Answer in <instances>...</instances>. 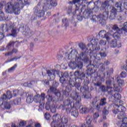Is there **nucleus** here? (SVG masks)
<instances>
[{
  "instance_id": "59",
  "label": "nucleus",
  "mask_w": 127,
  "mask_h": 127,
  "mask_svg": "<svg viewBox=\"0 0 127 127\" xmlns=\"http://www.w3.org/2000/svg\"><path fill=\"white\" fill-rule=\"evenodd\" d=\"M121 78H126L127 77V72L125 71H122L120 74Z\"/></svg>"
},
{
  "instance_id": "31",
  "label": "nucleus",
  "mask_w": 127,
  "mask_h": 127,
  "mask_svg": "<svg viewBox=\"0 0 127 127\" xmlns=\"http://www.w3.org/2000/svg\"><path fill=\"white\" fill-rule=\"evenodd\" d=\"M12 30L11 33L10 34L11 36H13L14 37H16L17 36V29H16V27H14L12 25Z\"/></svg>"
},
{
  "instance_id": "4",
  "label": "nucleus",
  "mask_w": 127,
  "mask_h": 127,
  "mask_svg": "<svg viewBox=\"0 0 127 127\" xmlns=\"http://www.w3.org/2000/svg\"><path fill=\"white\" fill-rule=\"evenodd\" d=\"M82 61H83L85 64L90 63V60L88 58L86 52H82L79 55V57H77L75 59V63L74 62H70L68 64V66L70 68H72V69H76L77 67L78 69H82L83 67V63Z\"/></svg>"
},
{
  "instance_id": "7",
  "label": "nucleus",
  "mask_w": 127,
  "mask_h": 127,
  "mask_svg": "<svg viewBox=\"0 0 127 127\" xmlns=\"http://www.w3.org/2000/svg\"><path fill=\"white\" fill-rule=\"evenodd\" d=\"M114 109L112 110L113 114L118 115L117 118L119 120H123V118L125 116V111H126V107L120 105L115 104L114 106Z\"/></svg>"
},
{
  "instance_id": "50",
  "label": "nucleus",
  "mask_w": 127,
  "mask_h": 127,
  "mask_svg": "<svg viewBox=\"0 0 127 127\" xmlns=\"http://www.w3.org/2000/svg\"><path fill=\"white\" fill-rule=\"evenodd\" d=\"M100 87V89L101 91V92H102V93H106L107 92H108V88L106 87V86H105L104 85H101Z\"/></svg>"
},
{
  "instance_id": "38",
  "label": "nucleus",
  "mask_w": 127,
  "mask_h": 127,
  "mask_svg": "<svg viewBox=\"0 0 127 127\" xmlns=\"http://www.w3.org/2000/svg\"><path fill=\"white\" fill-rule=\"evenodd\" d=\"M87 7L89 8V9H88V10L92 11V10L95 8V3L90 2L87 5Z\"/></svg>"
},
{
  "instance_id": "42",
  "label": "nucleus",
  "mask_w": 127,
  "mask_h": 127,
  "mask_svg": "<svg viewBox=\"0 0 127 127\" xmlns=\"http://www.w3.org/2000/svg\"><path fill=\"white\" fill-rule=\"evenodd\" d=\"M71 116L74 117V118H78L79 116V112L77 110L72 111L71 113Z\"/></svg>"
},
{
  "instance_id": "12",
  "label": "nucleus",
  "mask_w": 127,
  "mask_h": 127,
  "mask_svg": "<svg viewBox=\"0 0 127 127\" xmlns=\"http://www.w3.org/2000/svg\"><path fill=\"white\" fill-rule=\"evenodd\" d=\"M68 107H75L74 103L72 102L69 99L64 101L63 104H61L59 106V109H60V110H65V109L68 108Z\"/></svg>"
},
{
  "instance_id": "54",
  "label": "nucleus",
  "mask_w": 127,
  "mask_h": 127,
  "mask_svg": "<svg viewBox=\"0 0 127 127\" xmlns=\"http://www.w3.org/2000/svg\"><path fill=\"white\" fill-rule=\"evenodd\" d=\"M46 98L47 99V101L49 103L50 102H52V100H53V98H52V96L50 95H48L46 96Z\"/></svg>"
},
{
  "instance_id": "10",
  "label": "nucleus",
  "mask_w": 127,
  "mask_h": 127,
  "mask_svg": "<svg viewBox=\"0 0 127 127\" xmlns=\"http://www.w3.org/2000/svg\"><path fill=\"white\" fill-rule=\"evenodd\" d=\"M45 100V93H41V95L37 94L34 96V101L36 103H40L39 108H44V103L43 101Z\"/></svg>"
},
{
  "instance_id": "2",
  "label": "nucleus",
  "mask_w": 127,
  "mask_h": 127,
  "mask_svg": "<svg viewBox=\"0 0 127 127\" xmlns=\"http://www.w3.org/2000/svg\"><path fill=\"white\" fill-rule=\"evenodd\" d=\"M107 29H109V31L107 33L104 30L99 32V35L100 37H101V38H106L109 43H110V40H111L110 36H111L115 39L120 37L121 31L117 24L107 26Z\"/></svg>"
},
{
  "instance_id": "17",
  "label": "nucleus",
  "mask_w": 127,
  "mask_h": 127,
  "mask_svg": "<svg viewBox=\"0 0 127 127\" xmlns=\"http://www.w3.org/2000/svg\"><path fill=\"white\" fill-rule=\"evenodd\" d=\"M107 104V98L105 97L101 98L100 100L99 104H97L96 106V110H97V111H100L101 107H104V106H106Z\"/></svg>"
},
{
  "instance_id": "9",
  "label": "nucleus",
  "mask_w": 127,
  "mask_h": 127,
  "mask_svg": "<svg viewBox=\"0 0 127 127\" xmlns=\"http://www.w3.org/2000/svg\"><path fill=\"white\" fill-rule=\"evenodd\" d=\"M59 77L60 82L61 84H62V87L64 88V87H65V85H66L67 83V80H68V78H69V73L67 71H65L64 73L60 72Z\"/></svg>"
},
{
  "instance_id": "3",
  "label": "nucleus",
  "mask_w": 127,
  "mask_h": 127,
  "mask_svg": "<svg viewBox=\"0 0 127 127\" xmlns=\"http://www.w3.org/2000/svg\"><path fill=\"white\" fill-rule=\"evenodd\" d=\"M109 7V2L108 1H105L101 4L100 7V10L101 11H104L102 14H99L98 15H93L91 18V20L93 22H96L99 21V22L101 24V25H106L107 24V22L106 20L108 19L109 16V12L107 11Z\"/></svg>"
},
{
  "instance_id": "24",
  "label": "nucleus",
  "mask_w": 127,
  "mask_h": 127,
  "mask_svg": "<svg viewBox=\"0 0 127 127\" xmlns=\"http://www.w3.org/2000/svg\"><path fill=\"white\" fill-rule=\"evenodd\" d=\"M77 54L78 52H77V51L75 50H72L68 55L69 59H71H71H75V58L76 59L77 58L80 57V55L79 56H77Z\"/></svg>"
},
{
  "instance_id": "27",
  "label": "nucleus",
  "mask_w": 127,
  "mask_h": 127,
  "mask_svg": "<svg viewBox=\"0 0 127 127\" xmlns=\"http://www.w3.org/2000/svg\"><path fill=\"white\" fill-rule=\"evenodd\" d=\"M41 2H39L37 5L35 6V7L33 8V12L35 14H36L37 13H38L39 10H41Z\"/></svg>"
},
{
  "instance_id": "35",
  "label": "nucleus",
  "mask_w": 127,
  "mask_h": 127,
  "mask_svg": "<svg viewBox=\"0 0 127 127\" xmlns=\"http://www.w3.org/2000/svg\"><path fill=\"white\" fill-rule=\"evenodd\" d=\"M34 101V98H33V95L30 94L28 95V96L27 97L26 99V102L28 104H30L31 103H32Z\"/></svg>"
},
{
  "instance_id": "16",
  "label": "nucleus",
  "mask_w": 127,
  "mask_h": 127,
  "mask_svg": "<svg viewBox=\"0 0 127 127\" xmlns=\"http://www.w3.org/2000/svg\"><path fill=\"white\" fill-rule=\"evenodd\" d=\"M118 13H119V11H118V10L117 8H116L115 7H112L111 8V10H110V15L109 16V18L113 20V19H115L116 18V16L118 15Z\"/></svg>"
},
{
  "instance_id": "52",
  "label": "nucleus",
  "mask_w": 127,
  "mask_h": 127,
  "mask_svg": "<svg viewBox=\"0 0 127 127\" xmlns=\"http://www.w3.org/2000/svg\"><path fill=\"white\" fill-rule=\"evenodd\" d=\"M90 57H91V58L93 57V58H94V60H95L96 61H97V60H98V61L101 60V58L100 57H99L96 54H95V55H90Z\"/></svg>"
},
{
  "instance_id": "61",
  "label": "nucleus",
  "mask_w": 127,
  "mask_h": 127,
  "mask_svg": "<svg viewBox=\"0 0 127 127\" xmlns=\"http://www.w3.org/2000/svg\"><path fill=\"white\" fill-rule=\"evenodd\" d=\"M13 94L14 97H16V96H17V95H19V90H13Z\"/></svg>"
},
{
  "instance_id": "43",
  "label": "nucleus",
  "mask_w": 127,
  "mask_h": 127,
  "mask_svg": "<svg viewBox=\"0 0 127 127\" xmlns=\"http://www.w3.org/2000/svg\"><path fill=\"white\" fill-rule=\"evenodd\" d=\"M21 103V99L20 98H17L14 100L12 103V105H19Z\"/></svg>"
},
{
  "instance_id": "57",
  "label": "nucleus",
  "mask_w": 127,
  "mask_h": 127,
  "mask_svg": "<svg viewBox=\"0 0 127 127\" xmlns=\"http://www.w3.org/2000/svg\"><path fill=\"white\" fill-rule=\"evenodd\" d=\"M50 118H51V116L50 115V114L48 113H46L45 114V119L48 121L50 120Z\"/></svg>"
},
{
  "instance_id": "44",
  "label": "nucleus",
  "mask_w": 127,
  "mask_h": 127,
  "mask_svg": "<svg viewBox=\"0 0 127 127\" xmlns=\"http://www.w3.org/2000/svg\"><path fill=\"white\" fill-rule=\"evenodd\" d=\"M106 88L109 89V88H113L112 86V80L111 79L107 80L106 81Z\"/></svg>"
},
{
  "instance_id": "30",
  "label": "nucleus",
  "mask_w": 127,
  "mask_h": 127,
  "mask_svg": "<svg viewBox=\"0 0 127 127\" xmlns=\"http://www.w3.org/2000/svg\"><path fill=\"white\" fill-rule=\"evenodd\" d=\"M109 110L107 109V107H105L103 110V114H102V118L103 120H106L107 119V116L109 115Z\"/></svg>"
},
{
  "instance_id": "19",
  "label": "nucleus",
  "mask_w": 127,
  "mask_h": 127,
  "mask_svg": "<svg viewBox=\"0 0 127 127\" xmlns=\"http://www.w3.org/2000/svg\"><path fill=\"white\" fill-rule=\"evenodd\" d=\"M0 28L1 29L2 32L4 33L5 32H8L9 31L11 28H12V25L9 24H2L0 25Z\"/></svg>"
},
{
  "instance_id": "6",
  "label": "nucleus",
  "mask_w": 127,
  "mask_h": 127,
  "mask_svg": "<svg viewBox=\"0 0 127 127\" xmlns=\"http://www.w3.org/2000/svg\"><path fill=\"white\" fill-rule=\"evenodd\" d=\"M12 98V94L10 91L8 90L6 94H3L0 97V107L2 109H6V110H9L11 108V105L7 103V100H10Z\"/></svg>"
},
{
  "instance_id": "29",
  "label": "nucleus",
  "mask_w": 127,
  "mask_h": 127,
  "mask_svg": "<svg viewBox=\"0 0 127 127\" xmlns=\"http://www.w3.org/2000/svg\"><path fill=\"white\" fill-rule=\"evenodd\" d=\"M94 67L95 65L92 64H89L86 66L88 74H90V75L93 74V69H94Z\"/></svg>"
},
{
  "instance_id": "45",
  "label": "nucleus",
  "mask_w": 127,
  "mask_h": 127,
  "mask_svg": "<svg viewBox=\"0 0 127 127\" xmlns=\"http://www.w3.org/2000/svg\"><path fill=\"white\" fill-rule=\"evenodd\" d=\"M92 121H93V118L91 116H88L86 118V124L87 126H89L91 125V123H92Z\"/></svg>"
},
{
  "instance_id": "48",
  "label": "nucleus",
  "mask_w": 127,
  "mask_h": 127,
  "mask_svg": "<svg viewBox=\"0 0 127 127\" xmlns=\"http://www.w3.org/2000/svg\"><path fill=\"white\" fill-rule=\"evenodd\" d=\"M79 47L81 49V50H87L88 48H86V45L83 43H80L78 45Z\"/></svg>"
},
{
  "instance_id": "23",
  "label": "nucleus",
  "mask_w": 127,
  "mask_h": 127,
  "mask_svg": "<svg viewBox=\"0 0 127 127\" xmlns=\"http://www.w3.org/2000/svg\"><path fill=\"white\" fill-rule=\"evenodd\" d=\"M72 91V86H70L69 84L65 87V89L63 90V94L64 96L65 97L69 96V93Z\"/></svg>"
},
{
  "instance_id": "34",
  "label": "nucleus",
  "mask_w": 127,
  "mask_h": 127,
  "mask_svg": "<svg viewBox=\"0 0 127 127\" xmlns=\"http://www.w3.org/2000/svg\"><path fill=\"white\" fill-rule=\"evenodd\" d=\"M42 9H41V10H39V11L37 13H36L37 15H38L39 17H43L45 14L44 11H46V10H45L44 9H43V5L42 7Z\"/></svg>"
},
{
  "instance_id": "40",
  "label": "nucleus",
  "mask_w": 127,
  "mask_h": 127,
  "mask_svg": "<svg viewBox=\"0 0 127 127\" xmlns=\"http://www.w3.org/2000/svg\"><path fill=\"white\" fill-rule=\"evenodd\" d=\"M53 125L54 127H65V125L63 123L58 125L57 122L55 123L54 121L52 122V126H53Z\"/></svg>"
},
{
  "instance_id": "55",
  "label": "nucleus",
  "mask_w": 127,
  "mask_h": 127,
  "mask_svg": "<svg viewBox=\"0 0 127 127\" xmlns=\"http://www.w3.org/2000/svg\"><path fill=\"white\" fill-rule=\"evenodd\" d=\"M100 65H103V66H109L110 65V61L105 60L104 63H100Z\"/></svg>"
},
{
  "instance_id": "21",
  "label": "nucleus",
  "mask_w": 127,
  "mask_h": 127,
  "mask_svg": "<svg viewBox=\"0 0 127 127\" xmlns=\"http://www.w3.org/2000/svg\"><path fill=\"white\" fill-rule=\"evenodd\" d=\"M122 121H119L117 125L120 127H127V118H122Z\"/></svg>"
},
{
  "instance_id": "5",
  "label": "nucleus",
  "mask_w": 127,
  "mask_h": 127,
  "mask_svg": "<svg viewBox=\"0 0 127 127\" xmlns=\"http://www.w3.org/2000/svg\"><path fill=\"white\" fill-rule=\"evenodd\" d=\"M18 2H14V4L11 2H8L5 7V11L6 13H12L18 15L20 13V8L19 3L22 2V0H17Z\"/></svg>"
},
{
  "instance_id": "49",
  "label": "nucleus",
  "mask_w": 127,
  "mask_h": 127,
  "mask_svg": "<svg viewBox=\"0 0 127 127\" xmlns=\"http://www.w3.org/2000/svg\"><path fill=\"white\" fill-rule=\"evenodd\" d=\"M2 7H3V4H2V3L0 2V17H3L4 16V13H3V12L2 10Z\"/></svg>"
},
{
  "instance_id": "60",
  "label": "nucleus",
  "mask_w": 127,
  "mask_h": 127,
  "mask_svg": "<svg viewBox=\"0 0 127 127\" xmlns=\"http://www.w3.org/2000/svg\"><path fill=\"white\" fill-rule=\"evenodd\" d=\"M100 66L99 67V69L100 70V71L101 72H104V71H105V70H106V68L105 67L104 65L103 64H100Z\"/></svg>"
},
{
  "instance_id": "41",
  "label": "nucleus",
  "mask_w": 127,
  "mask_h": 127,
  "mask_svg": "<svg viewBox=\"0 0 127 127\" xmlns=\"http://www.w3.org/2000/svg\"><path fill=\"white\" fill-rule=\"evenodd\" d=\"M115 91H116L115 90V89H113V87L107 88V92L109 95H111L112 96H114V95L115 94Z\"/></svg>"
},
{
  "instance_id": "33",
  "label": "nucleus",
  "mask_w": 127,
  "mask_h": 127,
  "mask_svg": "<svg viewBox=\"0 0 127 127\" xmlns=\"http://www.w3.org/2000/svg\"><path fill=\"white\" fill-rule=\"evenodd\" d=\"M34 84H35V81H34V80H32L31 81H28V82H25L24 83H23V85L24 87H29V88H32Z\"/></svg>"
},
{
  "instance_id": "15",
  "label": "nucleus",
  "mask_w": 127,
  "mask_h": 127,
  "mask_svg": "<svg viewBox=\"0 0 127 127\" xmlns=\"http://www.w3.org/2000/svg\"><path fill=\"white\" fill-rule=\"evenodd\" d=\"M60 72L56 70H47V73L49 77H50V81H52L55 79V75H57L59 77V73Z\"/></svg>"
},
{
  "instance_id": "28",
  "label": "nucleus",
  "mask_w": 127,
  "mask_h": 127,
  "mask_svg": "<svg viewBox=\"0 0 127 127\" xmlns=\"http://www.w3.org/2000/svg\"><path fill=\"white\" fill-rule=\"evenodd\" d=\"M17 42H15L13 41H10L8 44L7 45L6 47V49L8 50V51H10V50H11V48H12V46L15 44Z\"/></svg>"
},
{
  "instance_id": "13",
  "label": "nucleus",
  "mask_w": 127,
  "mask_h": 127,
  "mask_svg": "<svg viewBox=\"0 0 127 127\" xmlns=\"http://www.w3.org/2000/svg\"><path fill=\"white\" fill-rule=\"evenodd\" d=\"M75 101H76V102L75 104V108L76 110L80 109L79 110V113L80 114H88L89 113V108H88V107H87L85 106H82V104H81V102L82 101L81 99L80 102H79L80 106L79 107H77V103H78L77 102V100H75Z\"/></svg>"
},
{
  "instance_id": "18",
  "label": "nucleus",
  "mask_w": 127,
  "mask_h": 127,
  "mask_svg": "<svg viewBox=\"0 0 127 127\" xmlns=\"http://www.w3.org/2000/svg\"><path fill=\"white\" fill-rule=\"evenodd\" d=\"M74 75L78 79H80V80H84L86 74L83 72L80 71V70H76L74 72Z\"/></svg>"
},
{
  "instance_id": "53",
  "label": "nucleus",
  "mask_w": 127,
  "mask_h": 127,
  "mask_svg": "<svg viewBox=\"0 0 127 127\" xmlns=\"http://www.w3.org/2000/svg\"><path fill=\"white\" fill-rule=\"evenodd\" d=\"M115 99H116L117 100H120L121 98H122V96L120 94V93H114V96Z\"/></svg>"
},
{
  "instance_id": "56",
  "label": "nucleus",
  "mask_w": 127,
  "mask_h": 127,
  "mask_svg": "<svg viewBox=\"0 0 127 127\" xmlns=\"http://www.w3.org/2000/svg\"><path fill=\"white\" fill-rule=\"evenodd\" d=\"M16 67H17V65L16 64H15L12 67L8 69L7 71L9 72H11V71H13L14 70H15V68H16Z\"/></svg>"
},
{
  "instance_id": "11",
  "label": "nucleus",
  "mask_w": 127,
  "mask_h": 127,
  "mask_svg": "<svg viewBox=\"0 0 127 127\" xmlns=\"http://www.w3.org/2000/svg\"><path fill=\"white\" fill-rule=\"evenodd\" d=\"M18 31H20L23 33V35L25 36H29L31 33L30 29L27 26H25L24 24L18 25Z\"/></svg>"
},
{
  "instance_id": "22",
  "label": "nucleus",
  "mask_w": 127,
  "mask_h": 127,
  "mask_svg": "<svg viewBox=\"0 0 127 127\" xmlns=\"http://www.w3.org/2000/svg\"><path fill=\"white\" fill-rule=\"evenodd\" d=\"M81 0H73L72 1H70V3L71 4H75V10H79L80 8V5H81Z\"/></svg>"
},
{
  "instance_id": "36",
  "label": "nucleus",
  "mask_w": 127,
  "mask_h": 127,
  "mask_svg": "<svg viewBox=\"0 0 127 127\" xmlns=\"http://www.w3.org/2000/svg\"><path fill=\"white\" fill-rule=\"evenodd\" d=\"M87 40L91 43V46H93V45H97L98 44V40L95 39V38H93L92 39H91L90 38H88Z\"/></svg>"
},
{
  "instance_id": "39",
  "label": "nucleus",
  "mask_w": 127,
  "mask_h": 127,
  "mask_svg": "<svg viewBox=\"0 0 127 127\" xmlns=\"http://www.w3.org/2000/svg\"><path fill=\"white\" fill-rule=\"evenodd\" d=\"M114 90L116 91V92H122V90H123L122 89V87H121V86H117V84H114Z\"/></svg>"
},
{
  "instance_id": "46",
  "label": "nucleus",
  "mask_w": 127,
  "mask_h": 127,
  "mask_svg": "<svg viewBox=\"0 0 127 127\" xmlns=\"http://www.w3.org/2000/svg\"><path fill=\"white\" fill-rule=\"evenodd\" d=\"M63 25H64V27L67 28V26H69V23L68 22V19L67 18H64L62 20Z\"/></svg>"
},
{
  "instance_id": "51",
  "label": "nucleus",
  "mask_w": 127,
  "mask_h": 127,
  "mask_svg": "<svg viewBox=\"0 0 127 127\" xmlns=\"http://www.w3.org/2000/svg\"><path fill=\"white\" fill-rule=\"evenodd\" d=\"M97 103H98V99H97V97H95V98H94L93 100L92 101V106L96 108L97 105L98 104Z\"/></svg>"
},
{
  "instance_id": "62",
  "label": "nucleus",
  "mask_w": 127,
  "mask_h": 127,
  "mask_svg": "<svg viewBox=\"0 0 127 127\" xmlns=\"http://www.w3.org/2000/svg\"><path fill=\"white\" fill-rule=\"evenodd\" d=\"M99 44L101 46L106 45V44H107V41L101 40L99 41Z\"/></svg>"
},
{
  "instance_id": "25",
  "label": "nucleus",
  "mask_w": 127,
  "mask_h": 127,
  "mask_svg": "<svg viewBox=\"0 0 127 127\" xmlns=\"http://www.w3.org/2000/svg\"><path fill=\"white\" fill-rule=\"evenodd\" d=\"M110 44L113 48H115V47L121 48V47H122V44L120 42H118L116 39L113 40Z\"/></svg>"
},
{
  "instance_id": "37",
  "label": "nucleus",
  "mask_w": 127,
  "mask_h": 127,
  "mask_svg": "<svg viewBox=\"0 0 127 127\" xmlns=\"http://www.w3.org/2000/svg\"><path fill=\"white\" fill-rule=\"evenodd\" d=\"M107 50L106 48L102 49L101 52H99V55H100L101 57H107Z\"/></svg>"
},
{
  "instance_id": "20",
  "label": "nucleus",
  "mask_w": 127,
  "mask_h": 127,
  "mask_svg": "<svg viewBox=\"0 0 127 127\" xmlns=\"http://www.w3.org/2000/svg\"><path fill=\"white\" fill-rule=\"evenodd\" d=\"M105 77H100L96 78L95 80V82H93V85L95 87H100L102 85V82L105 81Z\"/></svg>"
},
{
  "instance_id": "63",
  "label": "nucleus",
  "mask_w": 127,
  "mask_h": 127,
  "mask_svg": "<svg viewBox=\"0 0 127 127\" xmlns=\"http://www.w3.org/2000/svg\"><path fill=\"white\" fill-rule=\"evenodd\" d=\"M43 83L45 86H49V80H44L42 81Z\"/></svg>"
},
{
  "instance_id": "8",
  "label": "nucleus",
  "mask_w": 127,
  "mask_h": 127,
  "mask_svg": "<svg viewBox=\"0 0 127 127\" xmlns=\"http://www.w3.org/2000/svg\"><path fill=\"white\" fill-rule=\"evenodd\" d=\"M58 86H59V83L55 80L54 81L53 86L50 87V89L48 90V92L53 93V94H54V95L57 97L58 100H60L61 97V92L56 89V87H58Z\"/></svg>"
},
{
  "instance_id": "58",
  "label": "nucleus",
  "mask_w": 127,
  "mask_h": 127,
  "mask_svg": "<svg viewBox=\"0 0 127 127\" xmlns=\"http://www.w3.org/2000/svg\"><path fill=\"white\" fill-rule=\"evenodd\" d=\"M74 107H65V109H66V112L67 114H69L71 112V109H73V108H74Z\"/></svg>"
},
{
  "instance_id": "64",
  "label": "nucleus",
  "mask_w": 127,
  "mask_h": 127,
  "mask_svg": "<svg viewBox=\"0 0 127 127\" xmlns=\"http://www.w3.org/2000/svg\"><path fill=\"white\" fill-rule=\"evenodd\" d=\"M124 11L126 14H127V2H125L124 4Z\"/></svg>"
},
{
  "instance_id": "1",
  "label": "nucleus",
  "mask_w": 127,
  "mask_h": 127,
  "mask_svg": "<svg viewBox=\"0 0 127 127\" xmlns=\"http://www.w3.org/2000/svg\"><path fill=\"white\" fill-rule=\"evenodd\" d=\"M68 85L70 87L76 88L75 91H73L70 94V97L73 100L77 101V107H80V102H81V93H82V98L83 99H89L90 98V93L89 92V81L84 80L83 85L81 87V83L76 81V77H70L67 80Z\"/></svg>"
},
{
  "instance_id": "47",
  "label": "nucleus",
  "mask_w": 127,
  "mask_h": 127,
  "mask_svg": "<svg viewBox=\"0 0 127 127\" xmlns=\"http://www.w3.org/2000/svg\"><path fill=\"white\" fill-rule=\"evenodd\" d=\"M61 122L62 124H63V125H64V124H67V123H68V117L66 116H63L61 119Z\"/></svg>"
},
{
  "instance_id": "32",
  "label": "nucleus",
  "mask_w": 127,
  "mask_h": 127,
  "mask_svg": "<svg viewBox=\"0 0 127 127\" xmlns=\"http://www.w3.org/2000/svg\"><path fill=\"white\" fill-rule=\"evenodd\" d=\"M116 81L118 83L119 86L124 87L125 86V80L124 79H120V77L118 76H116Z\"/></svg>"
},
{
  "instance_id": "26",
  "label": "nucleus",
  "mask_w": 127,
  "mask_h": 127,
  "mask_svg": "<svg viewBox=\"0 0 127 127\" xmlns=\"http://www.w3.org/2000/svg\"><path fill=\"white\" fill-rule=\"evenodd\" d=\"M115 7H117L118 10L120 11V12H123V11H124L123 3H122V2H117L115 4Z\"/></svg>"
},
{
  "instance_id": "14",
  "label": "nucleus",
  "mask_w": 127,
  "mask_h": 127,
  "mask_svg": "<svg viewBox=\"0 0 127 127\" xmlns=\"http://www.w3.org/2000/svg\"><path fill=\"white\" fill-rule=\"evenodd\" d=\"M81 11L82 13L84 18H89L91 14L93 13V12L90 10L87 9V6L86 5H83L81 8Z\"/></svg>"
}]
</instances>
